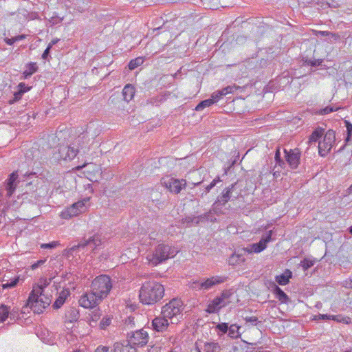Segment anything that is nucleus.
Listing matches in <instances>:
<instances>
[{
  "mask_svg": "<svg viewBox=\"0 0 352 352\" xmlns=\"http://www.w3.org/2000/svg\"><path fill=\"white\" fill-rule=\"evenodd\" d=\"M164 295V286L156 281L144 282L140 291V301L144 305H151L160 302Z\"/></svg>",
  "mask_w": 352,
  "mask_h": 352,
  "instance_id": "f257e3e1",
  "label": "nucleus"
},
{
  "mask_svg": "<svg viewBox=\"0 0 352 352\" xmlns=\"http://www.w3.org/2000/svg\"><path fill=\"white\" fill-rule=\"evenodd\" d=\"M43 287L37 285L33 287L30 293L27 305L36 314H40L43 310L48 307L51 303L50 297L44 295Z\"/></svg>",
  "mask_w": 352,
  "mask_h": 352,
  "instance_id": "f03ea898",
  "label": "nucleus"
},
{
  "mask_svg": "<svg viewBox=\"0 0 352 352\" xmlns=\"http://www.w3.org/2000/svg\"><path fill=\"white\" fill-rule=\"evenodd\" d=\"M236 186L237 184L234 183L223 189L212 204L213 213L217 215L224 214L222 207L229 201L236 200L240 197L241 192L236 191Z\"/></svg>",
  "mask_w": 352,
  "mask_h": 352,
  "instance_id": "7ed1b4c3",
  "label": "nucleus"
},
{
  "mask_svg": "<svg viewBox=\"0 0 352 352\" xmlns=\"http://www.w3.org/2000/svg\"><path fill=\"white\" fill-rule=\"evenodd\" d=\"M177 253V250H175L174 248L164 244H158L154 249L153 253L149 254L147 257L149 263L154 266H156L170 258L174 257Z\"/></svg>",
  "mask_w": 352,
  "mask_h": 352,
  "instance_id": "20e7f679",
  "label": "nucleus"
},
{
  "mask_svg": "<svg viewBox=\"0 0 352 352\" xmlns=\"http://www.w3.org/2000/svg\"><path fill=\"white\" fill-rule=\"evenodd\" d=\"M113 287L112 280L108 275H100L95 278L91 285V289L102 300L109 295Z\"/></svg>",
  "mask_w": 352,
  "mask_h": 352,
  "instance_id": "39448f33",
  "label": "nucleus"
},
{
  "mask_svg": "<svg viewBox=\"0 0 352 352\" xmlns=\"http://www.w3.org/2000/svg\"><path fill=\"white\" fill-rule=\"evenodd\" d=\"M184 310V303L178 298H173L162 307L161 314L170 320L171 323L178 321L177 316L182 314Z\"/></svg>",
  "mask_w": 352,
  "mask_h": 352,
  "instance_id": "423d86ee",
  "label": "nucleus"
},
{
  "mask_svg": "<svg viewBox=\"0 0 352 352\" xmlns=\"http://www.w3.org/2000/svg\"><path fill=\"white\" fill-rule=\"evenodd\" d=\"M228 279L225 276H213L192 283L191 287L196 290H209L216 285L226 282Z\"/></svg>",
  "mask_w": 352,
  "mask_h": 352,
  "instance_id": "0eeeda50",
  "label": "nucleus"
},
{
  "mask_svg": "<svg viewBox=\"0 0 352 352\" xmlns=\"http://www.w3.org/2000/svg\"><path fill=\"white\" fill-rule=\"evenodd\" d=\"M336 142V132L333 129H329L324 132L323 139L318 142V153L320 156H326L332 148Z\"/></svg>",
  "mask_w": 352,
  "mask_h": 352,
  "instance_id": "6e6552de",
  "label": "nucleus"
},
{
  "mask_svg": "<svg viewBox=\"0 0 352 352\" xmlns=\"http://www.w3.org/2000/svg\"><path fill=\"white\" fill-rule=\"evenodd\" d=\"M127 342L133 346L135 348L142 347L145 346L148 342V334L144 329H140L128 333Z\"/></svg>",
  "mask_w": 352,
  "mask_h": 352,
  "instance_id": "1a4fd4ad",
  "label": "nucleus"
},
{
  "mask_svg": "<svg viewBox=\"0 0 352 352\" xmlns=\"http://www.w3.org/2000/svg\"><path fill=\"white\" fill-rule=\"evenodd\" d=\"M102 244V239L100 234H95L92 236L83 237L78 243V247L80 248V250H85V249L90 248L94 253L98 250V247Z\"/></svg>",
  "mask_w": 352,
  "mask_h": 352,
  "instance_id": "9d476101",
  "label": "nucleus"
},
{
  "mask_svg": "<svg viewBox=\"0 0 352 352\" xmlns=\"http://www.w3.org/2000/svg\"><path fill=\"white\" fill-rule=\"evenodd\" d=\"M102 300L91 289L90 292L84 294L79 299V305L87 309H91L98 305Z\"/></svg>",
  "mask_w": 352,
  "mask_h": 352,
  "instance_id": "9b49d317",
  "label": "nucleus"
},
{
  "mask_svg": "<svg viewBox=\"0 0 352 352\" xmlns=\"http://www.w3.org/2000/svg\"><path fill=\"white\" fill-rule=\"evenodd\" d=\"M78 152H79V151L76 148L75 143L70 145H60L57 153L58 156L56 157L59 160L71 161L75 158Z\"/></svg>",
  "mask_w": 352,
  "mask_h": 352,
  "instance_id": "f8f14e48",
  "label": "nucleus"
},
{
  "mask_svg": "<svg viewBox=\"0 0 352 352\" xmlns=\"http://www.w3.org/2000/svg\"><path fill=\"white\" fill-rule=\"evenodd\" d=\"M272 230H270L265 236H263L258 243H252L244 248L242 251L245 253H260L267 248V244L272 241Z\"/></svg>",
  "mask_w": 352,
  "mask_h": 352,
  "instance_id": "ddd939ff",
  "label": "nucleus"
},
{
  "mask_svg": "<svg viewBox=\"0 0 352 352\" xmlns=\"http://www.w3.org/2000/svg\"><path fill=\"white\" fill-rule=\"evenodd\" d=\"M285 159L292 169L298 168L301 157V151L299 148L285 149L284 148Z\"/></svg>",
  "mask_w": 352,
  "mask_h": 352,
  "instance_id": "4468645a",
  "label": "nucleus"
},
{
  "mask_svg": "<svg viewBox=\"0 0 352 352\" xmlns=\"http://www.w3.org/2000/svg\"><path fill=\"white\" fill-rule=\"evenodd\" d=\"M19 182L18 170H15L9 175L8 178L4 183L7 198L12 197Z\"/></svg>",
  "mask_w": 352,
  "mask_h": 352,
  "instance_id": "2eb2a0df",
  "label": "nucleus"
},
{
  "mask_svg": "<svg viewBox=\"0 0 352 352\" xmlns=\"http://www.w3.org/2000/svg\"><path fill=\"white\" fill-rule=\"evenodd\" d=\"M164 184L171 192L178 194L181 192L182 189L186 187V182L185 179L170 177L164 180Z\"/></svg>",
  "mask_w": 352,
  "mask_h": 352,
  "instance_id": "dca6fc26",
  "label": "nucleus"
},
{
  "mask_svg": "<svg viewBox=\"0 0 352 352\" xmlns=\"http://www.w3.org/2000/svg\"><path fill=\"white\" fill-rule=\"evenodd\" d=\"M168 320V318L164 317L162 314L155 317L151 322L153 330L158 333L165 332L170 324Z\"/></svg>",
  "mask_w": 352,
  "mask_h": 352,
  "instance_id": "f3484780",
  "label": "nucleus"
},
{
  "mask_svg": "<svg viewBox=\"0 0 352 352\" xmlns=\"http://www.w3.org/2000/svg\"><path fill=\"white\" fill-rule=\"evenodd\" d=\"M89 140H90L87 133H82L78 137L76 142H74L75 144H77V145H76V148L79 151L78 153L80 155H85L88 153L89 151Z\"/></svg>",
  "mask_w": 352,
  "mask_h": 352,
  "instance_id": "a211bd4d",
  "label": "nucleus"
},
{
  "mask_svg": "<svg viewBox=\"0 0 352 352\" xmlns=\"http://www.w3.org/2000/svg\"><path fill=\"white\" fill-rule=\"evenodd\" d=\"M226 305L227 302H224L222 299L217 296L208 305L206 311L209 314L217 313L221 308Z\"/></svg>",
  "mask_w": 352,
  "mask_h": 352,
  "instance_id": "6ab92c4d",
  "label": "nucleus"
},
{
  "mask_svg": "<svg viewBox=\"0 0 352 352\" xmlns=\"http://www.w3.org/2000/svg\"><path fill=\"white\" fill-rule=\"evenodd\" d=\"M23 182H27V186H30V190L35 191L37 189L36 184H38V177L35 172H27L23 175Z\"/></svg>",
  "mask_w": 352,
  "mask_h": 352,
  "instance_id": "aec40b11",
  "label": "nucleus"
},
{
  "mask_svg": "<svg viewBox=\"0 0 352 352\" xmlns=\"http://www.w3.org/2000/svg\"><path fill=\"white\" fill-rule=\"evenodd\" d=\"M84 206V204L81 201H78L72 205V206L68 208L66 211L62 212L63 217L65 219L71 218L72 217L77 215L81 212L82 210L80 209Z\"/></svg>",
  "mask_w": 352,
  "mask_h": 352,
  "instance_id": "412c9836",
  "label": "nucleus"
},
{
  "mask_svg": "<svg viewBox=\"0 0 352 352\" xmlns=\"http://www.w3.org/2000/svg\"><path fill=\"white\" fill-rule=\"evenodd\" d=\"M113 347V352H137L136 348L131 346L127 341L124 343L116 342Z\"/></svg>",
  "mask_w": 352,
  "mask_h": 352,
  "instance_id": "4be33fe9",
  "label": "nucleus"
},
{
  "mask_svg": "<svg viewBox=\"0 0 352 352\" xmlns=\"http://www.w3.org/2000/svg\"><path fill=\"white\" fill-rule=\"evenodd\" d=\"M324 133V129L322 127H317L311 133L309 138L308 143L311 144L313 143L319 142Z\"/></svg>",
  "mask_w": 352,
  "mask_h": 352,
  "instance_id": "5701e85b",
  "label": "nucleus"
},
{
  "mask_svg": "<svg viewBox=\"0 0 352 352\" xmlns=\"http://www.w3.org/2000/svg\"><path fill=\"white\" fill-rule=\"evenodd\" d=\"M292 276V273L290 270H286L284 273L276 276V281L280 285H286L288 284L289 279Z\"/></svg>",
  "mask_w": 352,
  "mask_h": 352,
  "instance_id": "b1692460",
  "label": "nucleus"
},
{
  "mask_svg": "<svg viewBox=\"0 0 352 352\" xmlns=\"http://www.w3.org/2000/svg\"><path fill=\"white\" fill-rule=\"evenodd\" d=\"M38 69L36 63L30 62L25 65V69L23 73L24 79H28Z\"/></svg>",
  "mask_w": 352,
  "mask_h": 352,
  "instance_id": "393cba45",
  "label": "nucleus"
},
{
  "mask_svg": "<svg viewBox=\"0 0 352 352\" xmlns=\"http://www.w3.org/2000/svg\"><path fill=\"white\" fill-rule=\"evenodd\" d=\"M122 95L124 100L131 101L135 95V87L130 84L126 85L122 90Z\"/></svg>",
  "mask_w": 352,
  "mask_h": 352,
  "instance_id": "a878e982",
  "label": "nucleus"
},
{
  "mask_svg": "<svg viewBox=\"0 0 352 352\" xmlns=\"http://www.w3.org/2000/svg\"><path fill=\"white\" fill-rule=\"evenodd\" d=\"M273 292L281 302L286 303L289 300L288 296L276 285H274Z\"/></svg>",
  "mask_w": 352,
  "mask_h": 352,
  "instance_id": "bb28decb",
  "label": "nucleus"
},
{
  "mask_svg": "<svg viewBox=\"0 0 352 352\" xmlns=\"http://www.w3.org/2000/svg\"><path fill=\"white\" fill-rule=\"evenodd\" d=\"M68 294L69 292L65 291H63L61 293H60L59 296L56 299L55 302L52 305L53 309H59L65 303Z\"/></svg>",
  "mask_w": 352,
  "mask_h": 352,
  "instance_id": "cd10ccee",
  "label": "nucleus"
},
{
  "mask_svg": "<svg viewBox=\"0 0 352 352\" xmlns=\"http://www.w3.org/2000/svg\"><path fill=\"white\" fill-rule=\"evenodd\" d=\"M221 346L217 342H206L204 351L205 352H219Z\"/></svg>",
  "mask_w": 352,
  "mask_h": 352,
  "instance_id": "c85d7f7f",
  "label": "nucleus"
},
{
  "mask_svg": "<svg viewBox=\"0 0 352 352\" xmlns=\"http://www.w3.org/2000/svg\"><path fill=\"white\" fill-rule=\"evenodd\" d=\"M10 306L1 305L0 306V323L4 322L9 317Z\"/></svg>",
  "mask_w": 352,
  "mask_h": 352,
  "instance_id": "c756f323",
  "label": "nucleus"
},
{
  "mask_svg": "<svg viewBox=\"0 0 352 352\" xmlns=\"http://www.w3.org/2000/svg\"><path fill=\"white\" fill-rule=\"evenodd\" d=\"M242 255L243 254H240L239 252L232 254V256L230 257L229 264L234 265L244 262L245 258L242 256Z\"/></svg>",
  "mask_w": 352,
  "mask_h": 352,
  "instance_id": "7c9ffc66",
  "label": "nucleus"
},
{
  "mask_svg": "<svg viewBox=\"0 0 352 352\" xmlns=\"http://www.w3.org/2000/svg\"><path fill=\"white\" fill-rule=\"evenodd\" d=\"M345 124V126L346 128V137L345 138V144L340 148V151L344 149L345 145L351 140L352 138V123H351L349 120L344 121Z\"/></svg>",
  "mask_w": 352,
  "mask_h": 352,
  "instance_id": "2f4dec72",
  "label": "nucleus"
},
{
  "mask_svg": "<svg viewBox=\"0 0 352 352\" xmlns=\"http://www.w3.org/2000/svg\"><path fill=\"white\" fill-rule=\"evenodd\" d=\"M79 251H80V249L78 247L77 244L70 248L65 249L63 252V255L67 258H69L70 257H74V254L77 255V252Z\"/></svg>",
  "mask_w": 352,
  "mask_h": 352,
  "instance_id": "473e14b6",
  "label": "nucleus"
},
{
  "mask_svg": "<svg viewBox=\"0 0 352 352\" xmlns=\"http://www.w3.org/2000/svg\"><path fill=\"white\" fill-rule=\"evenodd\" d=\"M182 224H186V226H190L192 225H198L199 221L197 219V216H188L182 220Z\"/></svg>",
  "mask_w": 352,
  "mask_h": 352,
  "instance_id": "72a5a7b5",
  "label": "nucleus"
},
{
  "mask_svg": "<svg viewBox=\"0 0 352 352\" xmlns=\"http://www.w3.org/2000/svg\"><path fill=\"white\" fill-rule=\"evenodd\" d=\"M212 212H213L212 208L209 212L197 216L199 223L200 222H206V221H210V222L216 221V220H217L216 218H213L210 216V214L212 213Z\"/></svg>",
  "mask_w": 352,
  "mask_h": 352,
  "instance_id": "f704fd0d",
  "label": "nucleus"
},
{
  "mask_svg": "<svg viewBox=\"0 0 352 352\" xmlns=\"http://www.w3.org/2000/svg\"><path fill=\"white\" fill-rule=\"evenodd\" d=\"M214 99L208 98L201 101L195 107L197 111H201L206 107L212 106L214 104Z\"/></svg>",
  "mask_w": 352,
  "mask_h": 352,
  "instance_id": "c9c22d12",
  "label": "nucleus"
},
{
  "mask_svg": "<svg viewBox=\"0 0 352 352\" xmlns=\"http://www.w3.org/2000/svg\"><path fill=\"white\" fill-rule=\"evenodd\" d=\"M144 63V58L142 57H138L135 59L131 60L129 63V68L130 70H133L138 66H140Z\"/></svg>",
  "mask_w": 352,
  "mask_h": 352,
  "instance_id": "e433bc0d",
  "label": "nucleus"
},
{
  "mask_svg": "<svg viewBox=\"0 0 352 352\" xmlns=\"http://www.w3.org/2000/svg\"><path fill=\"white\" fill-rule=\"evenodd\" d=\"M274 160H275V162H276V166H278L280 168H284L285 167V161L280 157V148L279 147H278L276 148V150Z\"/></svg>",
  "mask_w": 352,
  "mask_h": 352,
  "instance_id": "4c0bfd02",
  "label": "nucleus"
},
{
  "mask_svg": "<svg viewBox=\"0 0 352 352\" xmlns=\"http://www.w3.org/2000/svg\"><path fill=\"white\" fill-rule=\"evenodd\" d=\"M314 265V261L305 258L300 261V265L304 271L307 270Z\"/></svg>",
  "mask_w": 352,
  "mask_h": 352,
  "instance_id": "58836bf2",
  "label": "nucleus"
},
{
  "mask_svg": "<svg viewBox=\"0 0 352 352\" xmlns=\"http://www.w3.org/2000/svg\"><path fill=\"white\" fill-rule=\"evenodd\" d=\"M239 327L236 324H232L229 327L228 335L232 338H238L239 336Z\"/></svg>",
  "mask_w": 352,
  "mask_h": 352,
  "instance_id": "ea45409f",
  "label": "nucleus"
},
{
  "mask_svg": "<svg viewBox=\"0 0 352 352\" xmlns=\"http://www.w3.org/2000/svg\"><path fill=\"white\" fill-rule=\"evenodd\" d=\"M60 245L58 241H54L48 243H41L40 247L42 249H54Z\"/></svg>",
  "mask_w": 352,
  "mask_h": 352,
  "instance_id": "a19ab883",
  "label": "nucleus"
},
{
  "mask_svg": "<svg viewBox=\"0 0 352 352\" xmlns=\"http://www.w3.org/2000/svg\"><path fill=\"white\" fill-rule=\"evenodd\" d=\"M29 90L30 88H28L27 89H19L17 91H15L14 94V98L10 100V103L12 104L14 102L19 100L21 98L23 94Z\"/></svg>",
  "mask_w": 352,
  "mask_h": 352,
  "instance_id": "79ce46f5",
  "label": "nucleus"
},
{
  "mask_svg": "<svg viewBox=\"0 0 352 352\" xmlns=\"http://www.w3.org/2000/svg\"><path fill=\"white\" fill-rule=\"evenodd\" d=\"M111 318L106 316L100 322L99 327L101 329H106L111 324Z\"/></svg>",
  "mask_w": 352,
  "mask_h": 352,
  "instance_id": "37998d69",
  "label": "nucleus"
},
{
  "mask_svg": "<svg viewBox=\"0 0 352 352\" xmlns=\"http://www.w3.org/2000/svg\"><path fill=\"white\" fill-rule=\"evenodd\" d=\"M232 292L231 290H223L221 294V296H218L219 298L222 299L224 302H227V305L230 302L229 299L232 295Z\"/></svg>",
  "mask_w": 352,
  "mask_h": 352,
  "instance_id": "c03bdc74",
  "label": "nucleus"
},
{
  "mask_svg": "<svg viewBox=\"0 0 352 352\" xmlns=\"http://www.w3.org/2000/svg\"><path fill=\"white\" fill-rule=\"evenodd\" d=\"M19 281V278L16 277L12 279L10 281H8L6 283L2 284L3 289L13 288L16 286Z\"/></svg>",
  "mask_w": 352,
  "mask_h": 352,
  "instance_id": "a18cd8bd",
  "label": "nucleus"
},
{
  "mask_svg": "<svg viewBox=\"0 0 352 352\" xmlns=\"http://www.w3.org/2000/svg\"><path fill=\"white\" fill-rule=\"evenodd\" d=\"M239 89V86L233 85H228L226 87L223 88L221 89V91L223 92V94L226 96L228 94L234 93Z\"/></svg>",
  "mask_w": 352,
  "mask_h": 352,
  "instance_id": "49530a36",
  "label": "nucleus"
},
{
  "mask_svg": "<svg viewBox=\"0 0 352 352\" xmlns=\"http://www.w3.org/2000/svg\"><path fill=\"white\" fill-rule=\"evenodd\" d=\"M67 317L69 318L70 322L76 321L79 318V313L75 309H72L69 311H68V315Z\"/></svg>",
  "mask_w": 352,
  "mask_h": 352,
  "instance_id": "de8ad7c7",
  "label": "nucleus"
},
{
  "mask_svg": "<svg viewBox=\"0 0 352 352\" xmlns=\"http://www.w3.org/2000/svg\"><path fill=\"white\" fill-rule=\"evenodd\" d=\"M339 108H336L331 106H327L323 109H320L319 114L320 115H327L331 112L336 111Z\"/></svg>",
  "mask_w": 352,
  "mask_h": 352,
  "instance_id": "09e8293b",
  "label": "nucleus"
},
{
  "mask_svg": "<svg viewBox=\"0 0 352 352\" xmlns=\"http://www.w3.org/2000/svg\"><path fill=\"white\" fill-rule=\"evenodd\" d=\"M221 182V180L220 179L219 177H217L215 179H214L212 182L205 188V195L208 193L212 188H214L219 182Z\"/></svg>",
  "mask_w": 352,
  "mask_h": 352,
  "instance_id": "8fccbe9b",
  "label": "nucleus"
},
{
  "mask_svg": "<svg viewBox=\"0 0 352 352\" xmlns=\"http://www.w3.org/2000/svg\"><path fill=\"white\" fill-rule=\"evenodd\" d=\"M10 320L13 322H16L19 318V314L16 309H10L9 317Z\"/></svg>",
  "mask_w": 352,
  "mask_h": 352,
  "instance_id": "3c124183",
  "label": "nucleus"
},
{
  "mask_svg": "<svg viewBox=\"0 0 352 352\" xmlns=\"http://www.w3.org/2000/svg\"><path fill=\"white\" fill-rule=\"evenodd\" d=\"M223 96H225L224 94H223V92L221 90H218L217 91H214L212 95H211V99H214L213 102H214V104L217 102H218Z\"/></svg>",
  "mask_w": 352,
  "mask_h": 352,
  "instance_id": "603ef678",
  "label": "nucleus"
},
{
  "mask_svg": "<svg viewBox=\"0 0 352 352\" xmlns=\"http://www.w3.org/2000/svg\"><path fill=\"white\" fill-rule=\"evenodd\" d=\"M331 320L338 321V322H342L343 323H348V320H349V318H345L342 316L341 315H331Z\"/></svg>",
  "mask_w": 352,
  "mask_h": 352,
  "instance_id": "864d4df0",
  "label": "nucleus"
},
{
  "mask_svg": "<svg viewBox=\"0 0 352 352\" xmlns=\"http://www.w3.org/2000/svg\"><path fill=\"white\" fill-rule=\"evenodd\" d=\"M322 62V60H321V59H314V60L307 59L305 60V63L307 65L312 66V67L319 66L321 65Z\"/></svg>",
  "mask_w": 352,
  "mask_h": 352,
  "instance_id": "5fc2aeb1",
  "label": "nucleus"
},
{
  "mask_svg": "<svg viewBox=\"0 0 352 352\" xmlns=\"http://www.w3.org/2000/svg\"><path fill=\"white\" fill-rule=\"evenodd\" d=\"M218 330H219L223 333H226L229 330V327L228 323L221 322L217 325L216 327Z\"/></svg>",
  "mask_w": 352,
  "mask_h": 352,
  "instance_id": "6e6d98bb",
  "label": "nucleus"
},
{
  "mask_svg": "<svg viewBox=\"0 0 352 352\" xmlns=\"http://www.w3.org/2000/svg\"><path fill=\"white\" fill-rule=\"evenodd\" d=\"M100 311L98 310H96L94 311L92 314H91V322H94V323H96L97 321L98 320V319L100 318Z\"/></svg>",
  "mask_w": 352,
  "mask_h": 352,
  "instance_id": "4d7b16f0",
  "label": "nucleus"
},
{
  "mask_svg": "<svg viewBox=\"0 0 352 352\" xmlns=\"http://www.w3.org/2000/svg\"><path fill=\"white\" fill-rule=\"evenodd\" d=\"M113 350H111L109 346H99L95 350L94 352H113Z\"/></svg>",
  "mask_w": 352,
  "mask_h": 352,
  "instance_id": "13d9d810",
  "label": "nucleus"
},
{
  "mask_svg": "<svg viewBox=\"0 0 352 352\" xmlns=\"http://www.w3.org/2000/svg\"><path fill=\"white\" fill-rule=\"evenodd\" d=\"M244 319L247 322H250L253 325H256V322L258 321V318L256 316H246Z\"/></svg>",
  "mask_w": 352,
  "mask_h": 352,
  "instance_id": "bf43d9fd",
  "label": "nucleus"
},
{
  "mask_svg": "<svg viewBox=\"0 0 352 352\" xmlns=\"http://www.w3.org/2000/svg\"><path fill=\"white\" fill-rule=\"evenodd\" d=\"M46 262V258L45 259H41L38 261H36V263H33L32 265H31V268L32 270H36V268H38L39 266L43 265Z\"/></svg>",
  "mask_w": 352,
  "mask_h": 352,
  "instance_id": "052dcab7",
  "label": "nucleus"
},
{
  "mask_svg": "<svg viewBox=\"0 0 352 352\" xmlns=\"http://www.w3.org/2000/svg\"><path fill=\"white\" fill-rule=\"evenodd\" d=\"M331 315L327 314H319L318 316H316L314 320H331Z\"/></svg>",
  "mask_w": 352,
  "mask_h": 352,
  "instance_id": "680f3d73",
  "label": "nucleus"
},
{
  "mask_svg": "<svg viewBox=\"0 0 352 352\" xmlns=\"http://www.w3.org/2000/svg\"><path fill=\"white\" fill-rule=\"evenodd\" d=\"M50 50H51V46H47L42 54L43 59L46 60L48 58V57L50 56Z\"/></svg>",
  "mask_w": 352,
  "mask_h": 352,
  "instance_id": "e2e57ef3",
  "label": "nucleus"
},
{
  "mask_svg": "<svg viewBox=\"0 0 352 352\" xmlns=\"http://www.w3.org/2000/svg\"><path fill=\"white\" fill-rule=\"evenodd\" d=\"M343 286L346 288L352 289V279H346L343 283Z\"/></svg>",
  "mask_w": 352,
  "mask_h": 352,
  "instance_id": "0e129e2a",
  "label": "nucleus"
},
{
  "mask_svg": "<svg viewBox=\"0 0 352 352\" xmlns=\"http://www.w3.org/2000/svg\"><path fill=\"white\" fill-rule=\"evenodd\" d=\"M5 42L6 43V44L9 45H13L15 42H16L15 41V37H12V38H5Z\"/></svg>",
  "mask_w": 352,
  "mask_h": 352,
  "instance_id": "69168bd1",
  "label": "nucleus"
},
{
  "mask_svg": "<svg viewBox=\"0 0 352 352\" xmlns=\"http://www.w3.org/2000/svg\"><path fill=\"white\" fill-rule=\"evenodd\" d=\"M18 88L19 90L21 89H27L28 88H30V87L26 86V85L24 82H20L18 85Z\"/></svg>",
  "mask_w": 352,
  "mask_h": 352,
  "instance_id": "338daca9",
  "label": "nucleus"
},
{
  "mask_svg": "<svg viewBox=\"0 0 352 352\" xmlns=\"http://www.w3.org/2000/svg\"><path fill=\"white\" fill-rule=\"evenodd\" d=\"M14 37H15V41H21V40L25 39V37H26V35H25V34H21V35L16 36H14Z\"/></svg>",
  "mask_w": 352,
  "mask_h": 352,
  "instance_id": "774afa93",
  "label": "nucleus"
}]
</instances>
